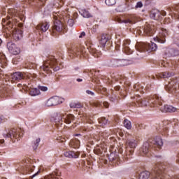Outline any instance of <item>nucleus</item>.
Returning a JSON list of instances; mask_svg holds the SVG:
<instances>
[{"label":"nucleus","instance_id":"f257e3e1","mask_svg":"<svg viewBox=\"0 0 179 179\" xmlns=\"http://www.w3.org/2000/svg\"><path fill=\"white\" fill-rule=\"evenodd\" d=\"M133 99V103L131 106L134 107H146L148 104L150 106H153L154 107H160L163 102H162V98L159 97L157 95H155L152 98L147 97L142 99L141 96L136 95L135 96H131Z\"/></svg>","mask_w":179,"mask_h":179},{"label":"nucleus","instance_id":"f03ea898","mask_svg":"<svg viewBox=\"0 0 179 179\" xmlns=\"http://www.w3.org/2000/svg\"><path fill=\"white\" fill-rule=\"evenodd\" d=\"M162 146H163V140L160 137H157L152 140L151 144L148 142L144 143L140 150L143 155H148L150 151V147H152V149L155 148L160 149Z\"/></svg>","mask_w":179,"mask_h":179},{"label":"nucleus","instance_id":"7ed1b4c3","mask_svg":"<svg viewBox=\"0 0 179 179\" xmlns=\"http://www.w3.org/2000/svg\"><path fill=\"white\" fill-rule=\"evenodd\" d=\"M136 48L139 52H145V51H156L157 50V45L152 41H150V43L141 42L136 43Z\"/></svg>","mask_w":179,"mask_h":179},{"label":"nucleus","instance_id":"20e7f679","mask_svg":"<svg viewBox=\"0 0 179 179\" xmlns=\"http://www.w3.org/2000/svg\"><path fill=\"white\" fill-rule=\"evenodd\" d=\"M127 145L128 147L126 148V152L124 153L123 156V159L128 161L129 159H131L132 157V155H134V152L136 146L138 145L136 141L131 140L128 141L127 142Z\"/></svg>","mask_w":179,"mask_h":179},{"label":"nucleus","instance_id":"39448f33","mask_svg":"<svg viewBox=\"0 0 179 179\" xmlns=\"http://www.w3.org/2000/svg\"><path fill=\"white\" fill-rule=\"evenodd\" d=\"M165 90L169 93H179V77L174 78L168 85H165Z\"/></svg>","mask_w":179,"mask_h":179},{"label":"nucleus","instance_id":"423d86ee","mask_svg":"<svg viewBox=\"0 0 179 179\" xmlns=\"http://www.w3.org/2000/svg\"><path fill=\"white\" fill-rule=\"evenodd\" d=\"M29 77L28 73L20 71L13 73L10 76L12 83H15V82H20V80H24V79H29Z\"/></svg>","mask_w":179,"mask_h":179},{"label":"nucleus","instance_id":"0eeeda50","mask_svg":"<svg viewBox=\"0 0 179 179\" xmlns=\"http://www.w3.org/2000/svg\"><path fill=\"white\" fill-rule=\"evenodd\" d=\"M114 22H117V23H138L139 22H143V20L139 17L133 15L131 20H125L124 17L115 16L113 17Z\"/></svg>","mask_w":179,"mask_h":179},{"label":"nucleus","instance_id":"6e6552de","mask_svg":"<svg viewBox=\"0 0 179 179\" xmlns=\"http://www.w3.org/2000/svg\"><path fill=\"white\" fill-rule=\"evenodd\" d=\"M57 65V59L53 56H48L45 59V71L47 73H52V66Z\"/></svg>","mask_w":179,"mask_h":179},{"label":"nucleus","instance_id":"1a4fd4ad","mask_svg":"<svg viewBox=\"0 0 179 179\" xmlns=\"http://www.w3.org/2000/svg\"><path fill=\"white\" fill-rule=\"evenodd\" d=\"M64 101V99L63 98H61L58 96H54L48 99L46 101V106L47 107H54L55 106L62 104Z\"/></svg>","mask_w":179,"mask_h":179},{"label":"nucleus","instance_id":"9d476101","mask_svg":"<svg viewBox=\"0 0 179 179\" xmlns=\"http://www.w3.org/2000/svg\"><path fill=\"white\" fill-rule=\"evenodd\" d=\"M64 117H65L64 113L55 112L50 117V121L55 122L57 125H62V118H64Z\"/></svg>","mask_w":179,"mask_h":179},{"label":"nucleus","instance_id":"9b49d317","mask_svg":"<svg viewBox=\"0 0 179 179\" xmlns=\"http://www.w3.org/2000/svg\"><path fill=\"white\" fill-rule=\"evenodd\" d=\"M22 132L21 129H13L9 131V132L7 134L4 135V138H10L12 139L13 138H15V139H17V138H22L23 136V133Z\"/></svg>","mask_w":179,"mask_h":179},{"label":"nucleus","instance_id":"f8f14e48","mask_svg":"<svg viewBox=\"0 0 179 179\" xmlns=\"http://www.w3.org/2000/svg\"><path fill=\"white\" fill-rule=\"evenodd\" d=\"M166 13L164 10H152L150 12V17L153 19V20H160L162 19V16H166Z\"/></svg>","mask_w":179,"mask_h":179},{"label":"nucleus","instance_id":"ddd939ff","mask_svg":"<svg viewBox=\"0 0 179 179\" xmlns=\"http://www.w3.org/2000/svg\"><path fill=\"white\" fill-rule=\"evenodd\" d=\"M7 48L13 55H17V54L20 53V48H17L13 42L7 43Z\"/></svg>","mask_w":179,"mask_h":179},{"label":"nucleus","instance_id":"4468645a","mask_svg":"<svg viewBox=\"0 0 179 179\" xmlns=\"http://www.w3.org/2000/svg\"><path fill=\"white\" fill-rule=\"evenodd\" d=\"M144 32L148 37H152L155 34V25L152 24H146L144 27Z\"/></svg>","mask_w":179,"mask_h":179},{"label":"nucleus","instance_id":"2eb2a0df","mask_svg":"<svg viewBox=\"0 0 179 179\" xmlns=\"http://www.w3.org/2000/svg\"><path fill=\"white\" fill-rule=\"evenodd\" d=\"M86 45H87V48L89 49L90 54H92V55H93V57H94L95 58H99V57H100V55H101V52L99 51L96 48H94L93 45H90V43H87Z\"/></svg>","mask_w":179,"mask_h":179},{"label":"nucleus","instance_id":"dca6fc26","mask_svg":"<svg viewBox=\"0 0 179 179\" xmlns=\"http://www.w3.org/2000/svg\"><path fill=\"white\" fill-rule=\"evenodd\" d=\"M23 38V31L22 29L14 28L13 31V38L15 41H19Z\"/></svg>","mask_w":179,"mask_h":179},{"label":"nucleus","instance_id":"f3484780","mask_svg":"<svg viewBox=\"0 0 179 179\" xmlns=\"http://www.w3.org/2000/svg\"><path fill=\"white\" fill-rule=\"evenodd\" d=\"M110 40H111V36L107 34H103L101 36V39L99 40V44L102 47H106V44H107Z\"/></svg>","mask_w":179,"mask_h":179},{"label":"nucleus","instance_id":"a211bd4d","mask_svg":"<svg viewBox=\"0 0 179 179\" xmlns=\"http://www.w3.org/2000/svg\"><path fill=\"white\" fill-rule=\"evenodd\" d=\"M70 51L72 54L77 55V57H79L80 55H85V53L86 52V50L83 47L73 48Z\"/></svg>","mask_w":179,"mask_h":179},{"label":"nucleus","instance_id":"6ab92c4d","mask_svg":"<svg viewBox=\"0 0 179 179\" xmlns=\"http://www.w3.org/2000/svg\"><path fill=\"white\" fill-rule=\"evenodd\" d=\"M160 110L162 113H176L177 108L170 105H164L162 107L159 108Z\"/></svg>","mask_w":179,"mask_h":179},{"label":"nucleus","instance_id":"aec40b11","mask_svg":"<svg viewBox=\"0 0 179 179\" xmlns=\"http://www.w3.org/2000/svg\"><path fill=\"white\" fill-rule=\"evenodd\" d=\"M176 55H178V50H176V49L168 48L165 50V58H170L171 57H176Z\"/></svg>","mask_w":179,"mask_h":179},{"label":"nucleus","instance_id":"412c9836","mask_svg":"<svg viewBox=\"0 0 179 179\" xmlns=\"http://www.w3.org/2000/svg\"><path fill=\"white\" fill-rule=\"evenodd\" d=\"M129 45V41L126 40L123 43V51L127 54V55H131L132 53V50L128 47Z\"/></svg>","mask_w":179,"mask_h":179},{"label":"nucleus","instance_id":"4be33fe9","mask_svg":"<svg viewBox=\"0 0 179 179\" xmlns=\"http://www.w3.org/2000/svg\"><path fill=\"white\" fill-rule=\"evenodd\" d=\"M65 157H69V159H78L79 155L73 151H66L64 152Z\"/></svg>","mask_w":179,"mask_h":179},{"label":"nucleus","instance_id":"5701e85b","mask_svg":"<svg viewBox=\"0 0 179 179\" xmlns=\"http://www.w3.org/2000/svg\"><path fill=\"white\" fill-rule=\"evenodd\" d=\"M52 29L56 30V31H62L65 29V25L62 23H56L52 26Z\"/></svg>","mask_w":179,"mask_h":179},{"label":"nucleus","instance_id":"b1692460","mask_svg":"<svg viewBox=\"0 0 179 179\" xmlns=\"http://www.w3.org/2000/svg\"><path fill=\"white\" fill-rule=\"evenodd\" d=\"M64 122L65 124H72L75 121V116L72 114L67 115L66 117L64 118Z\"/></svg>","mask_w":179,"mask_h":179},{"label":"nucleus","instance_id":"393cba45","mask_svg":"<svg viewBox=\"0 0 179 179\" xmlns=\"http://www.w3.org/2000/svg\"><path fill=\"white\" fill-rule=\"evenodd\" d=\"M112 66H124V59H113L111 61Z\"/></svg>","mask_w":179,"mask_h":179},{"label":"nucleus","instance_id":"a878e982","mask_svg":"<svg viewBox=\"0 0 179 179\" xmlns=\"http://www.w3.org/2000/svg\"><path fill=\"white\" fill-rule=\"evenodd\" d=\"M150 177V172L148 171H143L139 175V179H149Z\"/></svg>","mask_w":179,"mask_h":179},{"label":"nucleus","instance_id":"bb28decb","mask_svg":"<svg viewBox=\"0 0 179 179\" xmlns=\"http://www.w3.org/2000/svg\"><path fill=\"white\" fill-rule=\"evenodd\" d=\"M80 145V141H79V139L78 138L72 140L70 142V146H72V148H74L75 149L79 148Z\"/></svg>","mask_w":179,"mask_h":179},{"label":"nucleus","instance_id":"cd10ccee","mask_svg":"<svg viewBox=\"0 0 179 179\" xmlns=\"http://www.w3.org/2000/svg\"><path fill=\"white\" fill-rule=\"evenodd\" d=\"M71 108H82L83 105L80 102H71L70 103Z\"/></svg>","mask_w":179,"mask_h":179},{"label":"nucleus","instance_id":"c85d7f7f","mask_svg":"<svg viewBox=\"0 0 179 179\" xmlns=\"http://www.w3.org/2000/svg\"><path fill=\"white\" fill-rule=\"evenodd\" d=\"M80 13L81 14L82 16H83V17H87V18L92 17V14H90V13H89V11L87 10L86 9L81 10L80 11Z\"/></svg>","mask_w":179,"mask_h":179},{"label":"nucleus","instance_id":"c756f323","mask_svg":"<svg viewBox=\"0 0 179 179\" xmlns=\"http://www.w3.org/2000/svg\"><path fill=\"white\" fill-rule=\"evenodd\" d=\"M110 162H114V160H120V157L115 155V153L111 152L108 156Z\"/></svg>","mask_w":179,"mask_h":179},{"label":"nucleus","instance_id":"7c9ffc66","mask_svg":"<svg viewBox=\"0 0 179 179\" xmlns=\"http://www.w3.org/2000/svg\"><path fill=\"white\" fill-rule=\"evenodd\" d=\"M30 96H38L40 94V90L37 88H32L29 91Z\"/></svg>","mask_w":179,"mask_h":179},{"label":"nucleus","instance_id":"2f4dec72","mask_svg":"<svg viewBox=\"0 0 179 179\" xmlns=\"http://www.w3.org/2000/svg\"><path fill=\"white\" fill-rule=\"evenodd\" d=\"M98 121L101 127H104V125H107V122H108V120L106 119V117H101L98 119Z\"/></svg>","mask_w":179,"mask_h":179},{"label":"nucleus","instance_id":"473e14b6","mask_svg":"<svg viewBox=\"0 0 179 179\" xmlns=\"http://www.w3.org/2000/svg\"><path fill=\"white\" fill-rule=\"evenodd\" d=\"M173 13L176 19H178V20H179V5L176 6L174 8H173Z\"/></svg>","mask_w":179,"mask_h":179},{"label":"nucleus","instance_id":"72a5a7b5","mask_svg":"<svg viewBox=\"0 0 179 179\" xmlns=\"http://www.w3.org/2000/svg\"><path fill=\"white\" fill-rule=\"evenodd\" d=\"M134 90L142 93V92H143V87H142L140 84H136L134 85Z\"/></svg>","mask_w":179,"mask_h":179},{"label":"nucleus","instance_id":"f704fd0d","mask_svg":"<svg viewBox=\"0 0 179 179\" xmlns=\"http://www.w3.org/2000/svg\"><path fill=\"white\" fill-rule=\"evenodd\" d=\"M124 125L127 129H131L132 128V124H131V122L127 119L124 120Z\"/></svg>","mask_w":179,"mask_h":179},{"label":"nucleus","instance_id":"c9c22d12","mask_svg":"<svg viewBox=\"0 0 179 179\" xmlns=\"http://www.w3.org/2000/svg\"><path fill=\"white\" fill-rule=\"evenodd\" d=\"M157 40L158 43H161V44H164V43H166V33L163 32L162 38H157Z\"/></svg>","mask_w":179,"mask_h":179},{"label":"nucleus","instance_id":"e433bc0d","mask_svg":"<svg viewBox=\"0 0 179 179\" xmlns=\"http://www.w3.org/2000/svg\"><path fill=\"white\" fill-rule=\"evenodd\" d=\"M159 77L160 78H162L163 79H166L167 78H170L171 77V73H169V72H164V73H162L160 75H159Z\"/></svg>","mask_w":179,"mask_h":179},{"label":"nucleus","instance_id":"4c0bfd02","mask_svg":"<svg viewBox=\"0 0 179 179\" xmlns=\"http://www.w3.org/2000/svg\"><path fill=\"white\" fill-rule=\"evenodd\" d=\"M8 13L10 16H17V10L13 8H10L8 10Z\"/></svg>","mask_w":179,"mask_h":179},{"label":"nucleus","instance_id":"58836bf2","mask_svg":"<svg viewBox=\"0 0 179 179\" xmlns=\"http://www.w3.org/2000/svg\"><path fill=\"white\" fill-rule=\"evenodd\" d=\"M46 179H59V178H57V173L54 172L52 174L48 175L46 177Z\"/></svg>","mask_w":179,"mask_h":179},{"label":"nucleus","instance_id":"ea45409f","mask_svg":"<svg viewBox=\"0 0 179 179\" xmlns=\"http://www.w3.org/2000/svg\"><path fill=\"white\" fill-rule=\"evenodd\" d=\"M105 3L108 5V6H113L115 3H116L115 0H106Z\"/></svg>","mask_w":179,"mask_h":179},{"label":"nucleus","instance_id":"a19ab883","mask_svg":"<svg viewBox=\"0 0 179 179\" xmlns=\"http://www.w3.org/2000/svg\"><path fill=\"white\" fill-rule=\"evenodd\" d=\"M36 29H38V30H41V31L45 32V25H44L43 24H39L38 25H37Z\"/></svg>","mask_w":179,"mask_h":179},{"label":"nucleus","instance_id":"79ce46f5","mask_svg":"<svg viewBox=\"0 0 179 179\" xmlns=\"http://www.w3.org/2000/svg\"><path fill=\"white\" fill-rule=\"evenodd\" d=\"M39 143H40V138H37L36 140V142L34 143V145H33L34 150H36V149H37Z\"/></svg>","mask_w":179,"mask_h":179},{"label":"nucleus","instance_id":"37998d69","mask_svg":"<svg viewBox=\"0 0 179 179\" xmlns=\"http://www.w3.org/2000/svg\"><path fill=\"white\" fill-rule=\"evenodd\" d=\"M99 28V24H94L92 27H90V30H92L94 33H96L97 31V29Z\"/></svg>","mask_w":179,"mask_h":179},{"label":"nucleus","instance_id":"c03bdc74","mask_svg":"<svg viewBox=\"0 0 179 179\" xmlns=\"http://www.w3.org/2000/svg\"><path fill=\"white\" fill-rule=\"evenodd\" d=\"M143 6V3H142V1H138L136 5V8L138 9V8H142Z\"/></svg>","mask_w":179,"mask_h":179},{"label":"nucleus","instance_id":"a18cd8bd","mask_svg":"<svg viewBox=\"0 0 179 179\" xmlns=\"http://www.w3.org/2000/svg\"><path fill=\"white\" fill-rule=\"evenodd\" d=\"M87 124H94V121L91 118L87 119Z\"/></svg>","mask_w":179,"mask_h":179},{"label":"nucleus","instance_id":"49530a36","mask_svg":"<svg viewBox=\"0 0 179 179\" xmlns=\"http://www.w3.org/2000/svg\"><path fill=\"white\" fill-rule=\"evenodd\" d=\"M78 21H76V19H69L68 20V23H76Z\"/></svg>","mask_w":179,"mask_h":179},{"label":"nucleus","instance_id":"de8ad7c7","mask_svg":"<svg viewBox=\"0 0 179 179\" xmlns=\"http://www.w3.org/2000/svg\"><path fill=\"white\" fill-rule=\"evenodd\" d=\"M38 90H41L42 92H45V87L38 86Z\"/></svg>","mask_w":179,"mask_h":179},{"label":"nucleus","instance_id":"09e8293b","mask_svg":"<svg viewBox=\"0 0 179 179\" xmlns=\"http://www.w3.org/2000/svg\"><path fill=\"white\" fill-rule=\"evenodd\" d=\"M86 93L88 94H90L91 96H94V92H93L89 90H87L86 91Z\"/></svg>","mask_w":179,"mask_h":179},{"label":"nucleus","instance_id":"8fccbe9b","mask_svg":"<svg viewBox=\"0 0 179 179\" xmlns=\"http://www.w3.org/2000/svg\"><path fill=\"white\" fill-rule=\"evenodd\" d=\"M103 106H105V108H108L110 103H108V102H107V101H104Z\"/></svg>","mask_w":179,"mask_h":179},{"label":"nucleus","instance_id":"3c124183","mask_svg":"<svg viewBox=\"0 0 179 179\" xmlns=\"http://www.w3.org/2000/svg\"><path fill=\"white\" fill-rule=\"evenodd\" d=\"M86 36V33L85 31H83L80 35L79 36V38H83Z\"/></svg>","mask_w":179,"mask_h":179},{"label":"nucleus","instance_id":"603ef678","mask_svg":"<svg viewBox=\"0 0 179 179\" xmlns=\"http://www.w3.org/2000/svg\"><path fill=\"white\" fill-rule=\"evenodd\" d=\"M87 29H90V27H93V24L92 23H89L88 24H87Z\"/></svg>","mask_w":179,"mask_h":179},{"label":"nucleus","instance_id":"864d4df0","mask_svg":"<svg viewBox=\"0 0 179 179\" xmlns=\"http://www.w3.org/2000/svg\"><path fill=\"white\" fill-rule=\"evenodd\" d=\"M17 24L20 29H22V27H23V23H18Z\"/></svg>","mask_w":179,"mask_h":179},{"label":"nucleus","instance_id":"5fc2aeb1","mask_svg":"<svg viewBox=\"0 0 179 179\" xmlns=\"http://www.w3.org/2000/svg\"><path fill=\"white\" fill-rule=\"evenodd\" d=\"M120 89H121L120 86L115 87V90H116V92H118Z\"/></svg>","mask_w":179,"mask_h":179},{"label":"nucleus","instance_id":"6e6d98bb","mask_svg":"<svg viewBox=\"0 0 179 179\" xmlns=\"http://www.w3.org/2000/svg\"><path fill=\"white\" fill-rule=\"evenodd\" d=\"M53 71H54L55 72H57V71H59V68L58 66H56V67H55V68L53 69Z\"/></svg>","mask_w":179,"mask_h":179},{"label":"nucleus","instance_id":"4d7b16f0","mask_svg":"<svg viewBox=\"0 0 179 179\" xmlns=\"http://www.w3.org/2000/svg\"><path fill=\"white\" fill-rule=\"evenodd\" d=\"M80 129L81 131H87V129L86 128V127H82Z\"/></svg>","mask_w":179,"mask_h":179},{"label":"nucleus","instance_id":"13d9d810","mask_svg":"<svg viewBox=\"0 0 179 179\" xmlns=\"http://www.w3.org/2000/svg\"><path fill=\"white\" fill-rule=\"evenodd\" d=\"M25 19L24 17H20L21 22H24Z\"/></svg>","mask_w":179,"mask_h":179},{"label":"nucleus","instance_id":"bf43d9fd","mask_svg":"<svg viewBox=\"0 0 179 179\" xmlns=\"http://www.w3.org/2000/svg\"><path fill=\"white\" fill-rule=\"evenodd\" d=\"M110 101H115V98L110 97Z\"/></svg>","mask_w":179,"mask_h":179},{"label":"nucleus","instance_id":"052dcab7","mask_svg":"<svg viewBox=\"0 0 179 179\" xmlns=\"http://www.w3.org/2000/svg\"><path fill=\"white\" fill-rule=\"evenodd\" d=\"M48 8H49L48 10H51V9H52L53 6H48Z\"/></svg>","mask_w":179,"mask_h":179},{"label":"nucleus","instance_id":"680f3d73","mask_svg":"<svg viewBox=\"0 0 179 179\" xmlns=\"http://www.w3.org/2000/svg\"><path fill=\"white\" fill-rule=\"evenodd\" d=\"M37 174H38V172H37L36 173L34 174V175L31 176V178H34V177H36V176H37Z\"/></svg>","mask_w":179,"mask_h":179},{"label":"nucleus","instance_id":"e2e57ef3","mask_svg":"<svg viewBox=\"0 0 179 179\" xmlns=\"http://www.w3.org/2000/svg\"><path fill=\"white\" fill-rule=\"evenodd\" d=\"M5 143V140L3 139L0 140V143Z\"/></svg>","mask_w":179,"mask_h":179},{"label":"nucleus","instance_id":"0e129e2a","mask_svg":"<svg viewBox=\"0 0 179 179\" xmlns=\"http://www.w3.org/2000/svg\"><path fill=\"white\" fill-rule=\"evenodd\" d=\"M60 142H65V138H60Z\"/></svg>","mask_w":179,"mask_h":179},{"label":"nucleus","instance_id":"69168bd1","mask_svg":"<svg viewBox=\"0 0 179 179\" xmlns=\"http://www.w3.org/2000/svg\"><path fill=\"white\" fill-rule=\"evenodd\" d=\"M82 81H83V80L81 78H78L77 79V82H82Z\"/></svg>","mask_w":179,"mask_h":179},{"label":"nucleus","instance_id":"338daca9","mask_svg":"<svg viewBox=\"0 0 179 179\" xmlns=\"http://www.w3.org/2000/svg\"><path fill=\"white\" fill-rule=\"evenodd\" d=\"M54 19H55V20H58V17L54 16Z\"/></svg>","mask_w":179,"mask_h":179},{"label":"nucleus","instance_id":"774afa93","mask_svg":"<svg viewBox=\"0 0 179 179\" xmlns=\"http://www.w3.org/2000/svg\"><path fill=\"white\" fill-rule=\"evenodd\" d=\"M7 26H9V27H10V26H12V24L11 23H8V24H7Z\"/></svg>","mask_w":179,"mask_h":179}]
</instances>
